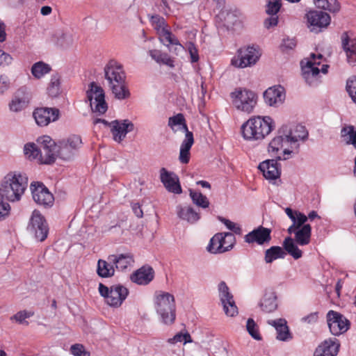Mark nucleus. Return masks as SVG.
<instances>
[{
    "label": "nucleus",
    "mask_w": 356,
    "mask_h": 356,
    "mask_svg": "<svg viewBox=\"0 0 356 356\" xmlns=\"http://www.w3.org/2000/svg\"><path fill=\"white\" fill-rule=\"evenodd\" d=\"M29 96L25 92V90L21 88L17 90L15 97L9 104V108L11 111L19 112L24 109L29 104Z\"/></svg>",
    "instance_id": "obj_29"
},
{
    "label": "nucleus",
    "mask_w": 356,
    "mask_h": 356,
    "mask_svg": "<svg viewBox=\"0 0 356 356\" xmlns=\"http://www.w3.org/2000/svg\"><path fill=\"white\" fill-rule=\"evenodd\" d=\"M194 143V138L192 132L185 134V138L180 147L179 161L181 163L186 164L190 160V149Z\"/></svg>",
    "instance_id": "obj_32"
},
{
    "label": "nucleus",
    "mask_w": 356,
    "mask_h": 356,
    "mask_svg": "<svg viewBox=\"0 0 356 356\" xmlns=\"http://www.w3.org/2000/svg\"><path fill=\"white\" fill-rule=\"evenodd\" d=\"M286 138V137L284 134L278 133V135L273 138L268 145V152L278 160L282 159L281 156L277 155L278 152L283 148L284 144L289 143ZM286 159V157L283 158V159Z\"/></svg>",
    "instance_id": "obj_34"
},
{
    "label": "nucleus",
    "mask_w": 356,
    "mask_h": 356,
    "mask_svg": "<svg viewBox=\"0 0 356 356\" xmlns=\"http://www.w3.org/2000/svg\"><path fill=\"white\" fill-rule=\"evenodd\" d=\"M60 111L56 108H38L33 112L36 123L41 127L48 125L51 122L58 120Z\"/></svg>",
    "instance_id": "obj_17"
},
{
    "label": "nucleus",
    "mask_w": 356,
    "mask_h": 356,
    "mask_svg": "<svg viewBox=\"0 0 356 356\" xmlns=\"http://www.w3.org/2000/svg\"><path fill=\"white\" fill-rule=\"evenodd\" d=\"M12 60L13 58L10 54L0 49V65H8L11 63Z\"/></svg>",
    "instance_id": "obj_57"
},
{
    "label": "nucleus",
    "mask_w": 356,
    "mask_h": 356,
    "mask_svg": "<svg viewBox=\"0 0 356 356\" xmlns=\"http://www.w3.org/2000/svg\"><path fill=\"white\" fill-rule=\"evenodd\" d=\"M168 342L171 344H175L178 342H184V344L187 343H191L192 339L190 334L186 332L184 334L179 332L175 334L172 338L168 339Z\"/></svg>",
    "instance_id": "obj_48"
},
{
    "label": "nucleus",
    "mask_w": 356,
    "mask_h": 356,
    "mask_svg": "<svg viewBox=\"0 0 356 356\" xmlns=\"http://www.w3.org/2000/svg\"><path fill=\"white\" fill-rule=\"evenodd\" d=\"M28 185L25 175H8L2 181L0 195L3 199L10 202L19 201Z\"/></svg>",
    "instance_id": "obj_3"
},
{
    "label": "nucleus",
    "mask_w": 356,
    "mask_h": 356,
    "mask_svg": "<svg viewBox=\"0 0 356 356\" xmlns=\"http://www.w3.org/2000/svg\"><path fill=\"white\" fill-rule=\"evenodd\" d=\"M321 60L316 58V54L312 53L309 58L302 60L300 63L302 74L304 79L309 86L317 83L320 70L318 66L321 65Z\"/></svg>",
    "instance_id": "obj_10"
},
{
    "label": "nucleus",
    "mask_w": 356,
    "mask_h": 356,
    "mask_svg": "<svg viewBox=\"0 0 356 356\" xmlns=\"http://www.w3.org/2000/svg\"><path fill=\"white\" fill-rule=\"evenodd\" d=\"M189 192L190 197L195 204L204 209L209 207V201L205 195H202V193L195 191L192 189H190Z\"/></svg>",
    "instance_id": "obj_43"
},
{
    "label": "nucleus",
    "mask_w": 356,
    "mask_h": 356,
    "mask_svg": "<svg viewBox=\"0 0 356 356\" xmlns=\"http://www.w3.org/2000/svg\"><path fill=\"white\" fill-rule=\"evenodd\" d=\"M296 46V40L294 38H287L283 40L282 47L285 49H293Z\"/></svg>",
    "instance_id": "obj_60"
},
{
    "label": "nucleus",
    "mask_w": 356,
    "mask_h": 356,
    "mask_svg": "<svg viewBox=\"0 0 356 356\" xmlns=\"http://www.w3.org/2000/svg\"><path fill=\"white\" fill-rule=\"evenodd\" d=\"M115 268L108 260L99 259L97 266V273L101 277H111L115 275Z\"/></svg>",
    "instance_id": "obj_37"
},
{
    "label": "nucleus",
    "mask_w": 356,
    "mask_h": 356,
    "mask_svg": "<svg viewBox=\"0 0 356 356\" xmlns=\"http://www.w3.org/2000/svg\"><path fill=\"white\" fill-rule=\"evenodd\" d=\"M339 347L340 343L337 339L325 340L316 348L314 356H336Z\"/></svg>",
    "instance_id": "obj_25"
},
{
    "label": "nucleus",
    "mask_w": 356,
    "mask_h": 356,
    "mask_svg": "<svg viewBox=\"0 0 356 356\" xmlns=\"http://www.w3.org/2000/svg\"><path fill=\"white\" fill-rule=\"evenodd\" d=\"M154 277L153 268L149 266H144L131 275V280L139 285H147L152 281Z\"/></svg>",
    "instance_id": "obj_26"
},
{
    "label": "nucleus",
    "mask_w": 356,
    "mask_h": 356,
    "mask_svg": "<svg viewBox=\"0 0 356 356\" xmlns=\"http://www.w3.org/2000/svg\"><path fill=\"white\" fill-rule=\"evenodd\" d=\"M50 70L49 65L41 61L35 63L31 67V73L37 79L41 78Z\"/></svg>",
    "instance_id": "obj_44"
},
{
    "label": "nucleus",
    "mask_w": 356,
    "mask_h": 356,
    "mask_svg": "<svg viewBox=\"0 0 356 356\" xmlns=\"http://www.w3.org/2000/svg\"><path fill=\"white\" fill-rule=\"evenodd\" d=\"M341 44L348 63L356 64V39L350 38L348 33L344 32L341 35Z\"/></svg>",
    "instance_id": "obj_27"
},
{
    "label": "nucleus",
    "mask_w": 356,
    "mask_h": 356,
    "mask_svg": "<svg viewBox=\"0 0 356 356\" xmlns=\"http://www.w3.org/2000/svg\"><path fill=\"white\" fill-rule=\"evenodd\" d=\"M326 3L327 6H325V10L332 13L339 11L341 6L337 0H327Z\"/></svg>",
    "instance_id": "obj_56"
},
{
    "label": "nucleus",
    "mask_w": 356,
    "mask_h": 356,
    "mask_svg": "<svg viewBox=\"0 0 356 356\" xmlns=\"http://www.w3.org/2000/svg\"><path fill=\"white\" fill-rule=\"evenodd\" d=\"M318 312H313V313H311L309 315L303 317L302 318V321L303 322H305L307 323H314L318 321Z\"/></svg>",
    "instance_id": "obj_61"
},
{
    "label": "nucleus",
    "mask_w": 356,
    "mask_h": 356,
    "mask_svg": "<svg viewBox=\"0 0 356 356\" xmlns=\"http://www.w3.org/2000/svg\"><path fill=\"white\" fill-rule=\"evenodd\" d=\"M172 40H175V42H170L168 41H161L164 45L167 46L169 50L172 52H175L176 54H178L179 51L183 50V46L179 43L177 38L172 34H171Z\"/></svg>",
    "instance_id": "obj_50"
},
{
    "label": "nucleus",
    "mask_w": 356,
    "mask_h": 356,
    "mask_svg": "<svg viewBox=\"0 0 356 356\" xmlns=\"http://www.w3.org/2000/svg\"><path fill=\"white\" fill-rule=\"evenodd\" d=\"M108 260L114 264L115 269L120 271L126 270L128 268L132 267L134 264V255L130 252L111 254L108 257Z\"/></svg>",
    "instance_id": "obj_23"
},
{
    "label": "nucleus",
    "mask_w": 356,
    "mask_h": 356,
    "mask_svg": "<svg viewBox=\"0 0 356 356\" xmlns=\"http://www.w3.org/2000/svg\"><path fill=\"white\" fill-rule=\"evenodd\" d=\"M154 307L162 323L170 325L176 318V306L173 295L160 291L155 295Z\"/></svg>",
    "instance_id": "obj_4"
},
{
    "label": "nucleus",
    "mask_w": 356,
    "mask_h": 356,
    "mask_svg": "<svg viewBox=\"0 0 356 356\" xmlns=\"http://www.w3.org/2000/svg\"><path fill=\"white\" fill-rule=\"evenodd\" d=\"M283 247L284 250L293 259H298L302 257V252L298 248L292 238L286 237L283 241Z\"/></svg>",
    "instance_id": "obj_39"
},
{
    "label": "nucleus",
    "mask_w": 356,
    "mask_h": 356,
    "mask_svg": "<svg viewBox=\"0 0 356 356\" xmlns=\"http://www.w3.org/2000/svg\"><path fill=\"white\" fill-rule=\"evenodd\" d=\"M308 27L312 32L319 33L330 24V16L322 10H310L306 14Z\"/></svg>",
    "instance_id": "obj_14"
},
{
    "label": "nucleus",
    "mask_w": 356,
    "mask_h": 356,
    "mask_svg": "<svg viewBox=\"0 0 356 356\" xmlns=\"http://www.w3.org/2000/svg\"><path fill=\"white\" fill-rule=\"evenodd\" d=\"M285 97V90L281 86L270 87L264 93L265 102L274 107L281 105L284 102Z\"/></svg>",
    "instance_id": "obj_22"
},
{
    "label": "nucleus",
    "mask_w": 356,
    "mask_h": 356,
    "mask_svg": "<svg viewBox=\"0 0 356 356\" xmlns=\"http://www.w3.org/2000/svg\"><path fill=\"white\" fill-rule=\"evenodd\" d=\"M51 41L57 46L60 47H67L73 42L71 33L63 29L56 30L52 36Z\"/></svg>",
    "instance_id": "obj_33"
},
{
    "label": "nucleus",
    "mask_w": 356,
    "mask_h": 356,
    "mask_svg": "<svg viewBox=\"0 0 356 356\" xmlns=\"http://www.w3.org/2000/svg\"><path fill=\"white\" fill-rule=\"evenodd\" d=\"M151 22L154 29L156 31L159 35L161 41H168L175 42V40H172L171 38L172 33L169 31L165 26V19L159 15H154L151 17Z\"/></svg>",
    "instance_id": "obj_28"
},
{
    "label": "nucleus",
    "mask_w": 356,
    "mask_h": 356,
    "mask_svg": "<svg viewBox=\"0 0 356 356\" xmlns=\"http://www.w3.org/2000/svg\"><path fill=\"white\" fill-rule=\"evenodd\" d=\"M271 16L264 21V26L267 29L275 26L278 23V17L276 15H270Z\"/></svg>",
    "instance_id": "obj_58"
},
{
    "label": "nucleus",
    "mask_w": 356,
    "mask_h": 356,
    "mask_svg": "<svg viewBox=\"0 0 356 356\" xmlns=\"http://www.w3.org/2000/svg\"><path fill=\"white\" fill-rule=\"evenodd\" d=\"M6 40V24L0 19V42H3Z\"/></svg>",
    "instance_id": "obj_63"
},
{
    "label": "nucleus",
    "mask_w": 356,
    "mask_h": 356,
    "mask_svg": "<svg viewBox=\"0 0 356 356\" xmlns=\"http://www.w3.org/2000/svg\"><path fill=\"white\" fill-rule=\"evenodd\" d=\"M70 351L74 356H90V353L86 351L83 346L81 344L72 345Z\"/></svg>",
    "instance_id": "obj_55"
},
{
    "label": "nucleus",
    "mask_w": 356,
    "mask_h": 356,
    "mask_svg": "<svg viewBox=\"0 0 356 356\" xmlns=\"http://www.w3.org/2000/svg\"><path fill=\"white\" fill-rule=\"evenodd\" d=\"M278 159L266 160L259 165V169L262 172L264 177L269 180H275L280 176V167L277 163Z\"/></svg>",
    "instance_id": "obj_24"
},
{
    "label": "nucleus",
    "mask_w": 356,
    "mask_h": 356,
    "mask_svg": "<svg viewBox=\"0 0 356 356\" xmlns=\"http://www.w3.org/2000/svg\"><path fill=\"white\" fill-rule=\"evenodd\" d=\"M279 134H282L286 137V140L289 141L291 148L298 149L299 142L305 141L308 138V131L305 127L301 124L296 125L291 129L288 125H283L279 129Z\"/></svg>",
    "instance_id": "obj_11"
},
{
    "label": "nucleus",
    "mask_w": 356,
    "mask_h": 356,
    "mask_svg": "<svg viewBox=\"0 0 356 356\" xmlns=\"http://www.w3.org/2000/svg\"><path fill=\"white\" fill-rule=\"evenodd\" d=\"M149 54L157 63H162L170 67H173L174 60L166 53H162L159 50H149Z\"/></svg>",
    "instance_id": "obj_40"
},
{
    "label": "nucleus",
    "mask_w": 356,
    "mask_h": 356,
    "mask_svg": "<svg viewBox=\"0 0 356 356\" xmlns=\"http://www.w3.org/2000/svg\"><path fill=\"white\" fill-rule=\"evenodd\" d=\"M341 137L347 143H351L356 147V130L353 126L343 127L341 131Z\"/></svg>",
    "instance_id": "obj_46"
},
{
    "label": "nucleus",
    "mask_w": 356,
    "mask_h": 356,
    "mask_svg": "<svg viewBox=\"0 0 356 356\" xmlns=\"http://www.w3.org/2000/svg\"><path fill=\"white\" fill-rule=\"evenodd\" d=\"M48 95L52 97H57L60 93V81L57 76L51 77L50 83L47 88Z\"/></svg>",
    "instance_id": "obj_47"
},
{
    "label": "nucleus",
    "mask_w": 356,
    "mask_h": 356,
    "mask_svg": "<svg viewBox=\"0 0 356 356\" xmlns=\"http://www.w3.org/2000/svg\"><path fill=\"white\" fill-rule=\"evenodd\" d=\"M346 88L350 97L356 104V76L348 80Z\"/></svg>",
    "instance_id": "obj_53"
},
{
    "label": "nucleus",
    "mask_w": 356,
    "mask_h": 356,
    "mask_svg": "<svg viewBox=\"0 0 356 356\" xmlns=\"http://www.w3.org/2000/svg\"><path fill=\"white\" fill-rule=\"evenodd\" d=\"M293 224L288 228V232L291 234L293 232L298 229H300L305 222L307 221V217L304 214L299 212L296 213L294 220H291Z\"/></svg>",
    "instance_id": "obj_45"
},
{
    "label": "nucleus",
    "mask_w": 356,
    "mask_h": 356,
    "mask_svg": "<svg viewBox=\"0 0 356 356\" xmlns=\"http://www.w3.org/2000/svg\"><path fill=\"white\" fill-rule=\"evenodd\" d=\"M230 97L236 109L248 114L253 112L258 99L254 92L245 88H236L231 92Z\"/></svg>",
    "instance_id": "obj_5"
},
{
    "label": "nucleus",
    "mask_w": 356,
    "mask_h": 356,
    "mask_svg": "<svg viewBox=\"0 0 356 356\" xmlns=\"http://www.w3.org/2000/svg\"><path fill=\"white\" fill-rule=\"evenodd\" d=\"M37 142L38 145H25L24 154L30 159H38L43 164H51L56 158L66 161L72 160L82 144L81 137L76 135L60 140L58 144L48 136L39 138Z\"/></svg>",
    "instance_id": "obj_1"
},
{
    "label": "nucleus",
    "mask_w": 356,
    "mask_h": 356,
    "mask_svg": "<svg viewBox=\"0 0 356 356\" xmlns=\"http://www.w3.org/2000/svg\"><path fill=\"white\" fill-rule=\"evenodd\" d=\"M286 252L280 246H272L265 252V261L267 264L273 262L277 259L285 257Z\"/></svg>",
    "instance_id": "obj_41"
},
{
    "label": "nucleus",
    "mask_w": 356,
    "mask_h": 356,
    "mask_svg": "<svg viewBox=\"0 0 356 356\" xmlns=\"http://www.w3.org/2000/svg\"><path fill=\"white\" fill-rule=\"evenodd\" d=\"M236 243L234 235L230 232L217 233L210 240L207 250L213 254H220L231 250Z\"/></svg>",
    "instance_id": "obj_7"
},
{
    "label": "nucleus",
    "mask_w": 356,
    "mask_h": 356,
    "mask_svg": "<svg viewBox=\"0 0 356 356\" xmlns=\"http://www.w3.org/2000/svg\"><path fill=\"white\" fill-rule=\"evenodd\" d=\"M246 328L248 333L255 339H261V337L258 332V327L255 322L252 318H248L247 321Z\"/></svg>",
    "instance_id": "obj_51"
},
{
    "label": "nucleus",
    "mask_w": 356,
    "mask_h": 356,
    "mask_svg": "<svg viewBox=\"0 0 356 356\" xmlns=\"http://www.w3.org/2000/svg\"><path fill=\"white\" fill-rule=\"evenodd\" d=\"M188 50L191 55V62H197L199 59L197 49L194 47V45L192 44L188 47Z\"/></svg>",
    "instance_id": "obj_62"
},
{
    "label": "nucleus",
    "mask_w": 356,
    "mask_h": 356,
    "mask_svg": "<svg viewBox=\"0 0 356 356\" xmlns=\"http://www.w3.org/2000/svg\"><path fill=\"white\" fill-rule=\"evenodd\" d=\"M176 211L178 217L188 222L195 223L200 219V214L190 206L179 205Z\"/></svg>",
    "instance_id": "obj_35"
},
{
    "label": "nucleus",
    "mask_w": 356,
    "mask_h": 356,
    "mask_svg": "<svg viewBox=\"0 0 356 356\" xmlns=\"http://www.w3.org/2000/svg\"><path fill=\"white\" fill-rule=\"evenodd\" d=\"M295 234L294 241L300 245H306L310 243L312 227L309 225H304L300 229L293 232Z\"/></svg>",
    "instance_id": "obj_36"
},
{
    "label": "nucleus",
    "mask_w": 356,
    "mask_h": 356,
    "mask_svg": "<svg viewBox=\"0 0 356 356\" xmlns=\"http://www.w3.org/2000/svg\"><path fill=\"white\" fill-rule=\"evenodd\" d=\"M259 307L266 313H270L276 310L277 307V296L272 291H266L263 298L259 302Z\"/></svg>",
    "instance_id": "obj_31"
},
{
    "label": "nucleus",
    "mask_w": 356,
    "mask_h": 356,
    "mask_svg": "<svg viewBox=\"0 0 356 356\" xmlns=\"http://www.w3.org/2000/svg\"><path fill=\"white\" fill-rule=\"evenodd\" d=\"M218 291L225 314L229 316H234L238 314V309L232 295L229 291L228 286L224 282L219 284Z\"/></svg>",
    "instance_id": "obj_19"
},
{
    "label": "nucleus",
    "mask_w": 356,
    "mask_h": 356,
    "mask_svg": "<svg viewBox=\"0 0 356 356\" xmlns=\"http://www.w3.org/2000/svg\"><path fill=\"white\" fill-rule=\"evenodd\" d=\"M219 220L226 226L227 229L232 231L236 234H241V228L237 224L222 217H219Z\"/></svg>",
    "instance_id": "obj_54"
},
{
    "label": "nucleus",
    "mask_w": 356,
    "mask_h": 356,
    "mask_svg": "<svg viewBox=\"0 0 356 356\" xmlns=\"http://www.w3.org/2000/svg\"><path fill=\"white\" fill-rule=\"evenodd\" d=\"M271 230L268 228L259 226L244 236V241L248 243H257L264 245L268 243L271 240Z\"/></svg>",
    "instance_id": "obj_21"
},
{
    "label": "nucleus",
    "mask_w": 356,
    "mask_h": 356,
    "mask_svg": "<svg viewBox=\"0 0 356 356\" xmlns=\"http://www.w3.org/2000/svg\"><path fill=\"white\" fill-rule=\"evenodd\" d=\"M31 190L34 201L40 205L51 206L54 198L48 188L40 182H33L31 184Z\"/></svg>",
    "instance_id": "obj_16"
},
{
    "label": "nucleus",
    "mask_w": 356,
    "mask_h": 356,
    "mask_svg": "<svg viewBox=\"0 0 356 356\" xmlns=\"http://www.w3.org/2000/svg\"><path fill=\"white\" fill-rule=\"evenodd\" d=\"M115 95L118 99H124L130 96V92L125 85V81L122 83H116L108 86Z\"/></svg>",
    "instance_id": "obj_42"
},
{
    "label": "nucleus",
    "mask_w": 356,
    "mask_h": 356,
    "mask_svg": "<svg viewBox=\"0 0 356 356\" xmlns=\"http://www.w3.org/2000/svg\"><path fill=\"white\" fill-rule=\"evenodd\" d=\"M32 316H33V312H28L26 310H22L18 312L15 315L11 316L10 320L15 321L19 324L26 323V325H28V322L26 321L25 320L28 318L31 317Z\"/></svg>",
    "instance_id": "obj_49"
},
{
    "label": "nucleus",
    "mask_w": 356,
    "mask_h": 356,
    "mask_svg": "<svg viewBox=\"0 0 356 356\" xmlns=\"http://www.w3.org/2000/svg\"><path fill=\"white\" fill-rule=\"evenodd\" d=\"M105 79L108 81V86L124 82L126 79L125 72L122 65L118 62L111 60L104 67Z\"/></svg>",
    "instance_id": "obj_15"
},
{
    "label": "nucleus",
    "mask_w": 356,
    "mask_h": 356,
    "mask_svg": "<svg viewBox=\"0 0 356 356\" xmlns=\"http://www.w3.org/2000/svg\"><path fill=\"white\" fill-rule=\"evenodd\" d=\"M275 128L273 120L269 116H255L250 118L241 126L243 138L246 140H261Z\"/></svg>",
    "instance_id": "obj_2"
},
{
    "label": "nucleus",
    "mask_w": 356,
    "mask_h": 356,
    "mask_svg": "<svg viewBox=\"0 0 356 356\" xmlns=\"http://www.w3.org/2000/svg\"><path fill=\"white\" fill-rule=\"evenodd\" d=\"M281 6V0H268L266 13L268 15H276Z\"/></svg>",
    "instance_id": "obj_52"
},
{
    "label": "nucleus",
    "mask_w": 356,
    "mask_h": 356,
    "mask_svg": "<svg viewBox=\"0 0 356 356\" xmlns=\"http://www.w3.org/2000/svg\"><path fill=\"white\" fill-rule=\"evenodd\" d=\"M132 210L138 218L143 217V210L141 209L140 205L138 203H134L132 204Z\"/></svg>",
    "instance_id": "obj_64"
},
{
    "label": "nucleus",
    "mask_w": 356,
    "mask_h": 356,
    "mask_svg": "<svg viewBox=\"0 0 356 356\" xmlns=\"http://www.w3.org/2000/svg\"><path fill=\"white\" fill-rule=\"evenodd\" d=\"M168 125L174 131L177 129L183 130L186 134L188 132V126L186 122L185 118L182 113H178L175 115L170 117L168 119Z\"/></svg>",
    "instance_id": "obj_38"
},
{
    "label": "nucleus",
    "mask_w": 356,
    "mask_h": 356,
    "mask_svg": "<svg viewBox=\"0 0 356 356\" xmlns=\"http://www.w3.org/2000/svg\"><path fill=\"white\" fill-rule=\"evenodd\" d=\"M98 289L100 295L105 298L106 303L113 307L121 306L129 294L128 289L121 284L113 285L108 288L102 283H99Z\"/></svg>",
    "instance_id": "obj_6"
},
{
    "label": "nucleus",
    "mask_w": 356,
    "mask_h": 356,
    "mask_svg": "<svg viewBox=\"0 0 356 356\" xmlns=\"http://www.w3.org/2000/svg\"><path fill=\"white\" fill-rule=\"evenodd\" d=\"M327 325L332 334L339 336L350 328V321L341 313L330 310L326 316Z\"/></svg>",
    "instance_id": "obj_12"
},
{
    "label": "nucleus",
    "mask_w": 356,
    "mask_h": 356,
    "mask_svg": "<svg viewBox=\"0 0 356 356\" xmlns=\"http://www.w3.org/2000/svg\"><path fill=\"white\" fill-rule=\"evenodd\" d=\"M10 205L8 203H3L0 198V220L8 215Z\"/></svg>",
    "instance_id": "obj_59"
},
{
    "label": "nucleus",
    "mask_w": 356,
    "mask_h": 356,
    "mask_svg": "<svg viewBox=\"0 0 356 356\" xmlns=\"http://www.w3.org/2000/svg\"><path fill=\"white\" fill-rule=\"evenodd\" d=\"M87 99L90 102L92 112L101 115L107 111L108 106L105 101L104 91L96 83H90L87 91Z\"/></svg>",
    "instance_id": "obj_8"
},
{
    "label": "nucleus",
    "mask_w": 356,
    "mask_h": 356,
    "mask_svg": "<svg viewBox=\"0 0 356 356\" xmlns=\"http://www.w3.org/2000/svg\"><path fill=\"white\" fill-rule=\"evenodd\" d=\"M28 229L39 241H43L47 237L49 228L47 222L40 212L36 210H34L32 213Z\"/></svg>",
    "instance_id": "obj_13"
},
{
    "label": "nucleus",
    "mask_w": 356,
    "mask_h": 356,
    "mask_svg": "<svg viewBox=\"0 0 356 356\" xmlns=\"http://www.w3.org/2000/svg\"><path fill=\"white\" fill-rule=\"evenodd\" d=\"M268 323L274 327L277 331V339L280 341H286L291 338L286 321L284 318L269 320Z\"/></svg>",
    "instance_id": "obj_30"
},
{
    "label": "nucleus",
    "mask_w": 356,
    "mask_h": 356,
    "mask_svg": "<svg viewBox=\"0 0 356 356\" xmlns=\"http://www.w3.org/2000/svg\"><path fill=\"white\" fill-rule=\"evenodd\" d=\"M160 179L166 190L175 194H180L182 192L178 176L162 168L160 170Z\"/></svg>",
    "instance_id": "obj_20"
},
{
    "label": "nucleus",
    "mask_w": 356,
    "mask_h": 356,
    "mask_svg": "<svg viewBox=\"0 0 356 356\" xmlns=\"http://www.w3.org/2000/svg\"><path fill=\"white\" fill-rule=\"evenodd\" d=\"M110 127L113 140L118 143L122 142L127 133L134 129V123L129 120H113L110 123Z\"/></svg>",
    "instance_id": "obj_18"
},
{
    "label": "nucleus",
    "mask_w": 356,
    "mask_h": 356,
    "mask_svg": "<svg viewBox=\"0 0 356 356\" xmlns=\"http://www.w3.org/2000/svg\"><path fill=\"white\" fill-rule=\"evenodd\" d=\"M260 56L258 49L249 46L240 49L237 55L232 59L231 63L234 67L244 68L254 65Z\"/></svg>",
    "instance_id": "obj_9"
}]
</instances>
